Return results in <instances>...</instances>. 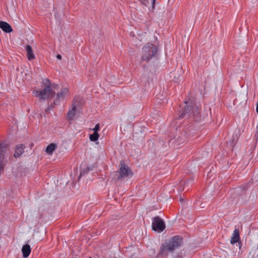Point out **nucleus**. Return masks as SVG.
<instances>
[{"instance_id":"obj_1","label":"nucleus","mask_w":258,"mask_h":258,"mask_svg":"<svg viewBox=\"0 0 258 258\" xmlns=\"http://www.w3.org/2000/svg\"><path fill=\"white\" fill-rule=\"evenodd\" d=\"M57 85H48L41 89L35 90L33 94L40 100H48L54 96Z\"/></svg>"},{"instance_id":"obj_2","label":"nucleus","mask_w":258,"mask_h":258,"mask_svg":"<svg viewBox=\"0 0 258 258\" xmlns=\"http://www.w3.org/2000/svg\"><path fill=\"white\" fill-rule=\"evenodd\" d=\"M157 51V48L155 45L152 43H147L142 48V59L143 60H148L155 56Z\"/></svg>"},{"instance_id":"obj_3","label":"nucleus","mask_w":258,"mask_h":258,"mask_svg":"<svg viewBox=\"0 0 258 258\" xmlns=\"http://www.w3.org/2000/svg\"><path fill=\"white\" fill-rule=\"evenodd\" d=\"M152 229L155 231L161 232L165 228L164 221L159 217H155L152 220Z\"/></svg>"},{"instance_id":"obj_4","label":"nucleus","mask_w":258,"mask_h":258,"mask_svg":"<svg viewBox=\"0 0 258 258\" xmlns=\"http://www.w3.org/2000/svg\"><path fill=\"white\" fill-rule=\"evenodd\" d=\"M199 113V108L196 105H186L184 107L183 112L182 113V116L183 117L187 116H190L192 115L195 116L196 114Z\"/></svg>"},{"instance_id":"obj_5","label":"nucleus","mask_w":258,"mask_h":258,"mask_svg":"<svg viewBox=\"0 0 258 258\" xmlns=\"http://www.w3.org/2000/svg\"><path fill=\"white\" fill-rule=\"evenodd\" d=\"M132 174L131 171L126 165L121 163V166L119 170V175L120 177L128 176Z\"/></svg>"},{"instance_id":"obj_6","label":"nucleus","mask_w":258,"mask_h":258,"mask_svg":"<svg viewBox=\"0 0 258 258\" xmlns=\"http://www.w3.org/2000/svg\"><path fill=\"white\" fill-rule=\"evenodd\" d=\"M181 239L179 237H174L172 240L170 241L168 244L173 250L175 248L178 247L180 245Z\"/></svg>"},{"instance_id":"obj_7","label":"nucleus","mask_w":258,"mask_h":258,"mask_svg":"<svg viewBox=\"0 0 258 258\" xmlns=\"http://www.w3.org/2000/svg\"><path fill=\"white\" fill-rule=\"evenodd\" d=\"M26 51V56L27 59L29 60H31L32 59H35V56L34 54L32 48L29 45H27L25 47Z\"/></svg>"},{"instance_id":"obj_8","label":"nucleus","mask_w":258,"mask_h":258,"mask_svg":"<svg viewBox=\"0 0 258 258\" xmlns=\"http://www.w3.org/2000/svg\"><path fill=\"white\" fill-rule=\"evenodd\" d=\"M0 28L6 33H10L13 30L11 26L7 22L0 21Z\"/></svg>"},{"instance_id":"obj_9","label":"nucleus","mask_w":258,"mask_h":258,"mask_svg":"<svg viewBox=\"0 0 258 258\" xmlns=\"http://www.w3.org/2000/svg\"><path fill=\"white\" fill-rule=\"evenodd\" d=\"M31 251L30 246L28 244H25L22 248V252L23 253V256L24 258H27Z\"/></svg>"},{"instance_id":"obj_10","label":"nucleus","mask_w":258,"mask_h":258,"mask_svg":"<svg viewBox=\"0 0 258 258\" xmlns=\"http://www.w3.org/2000/svg\"><path fill=\"white\" fill-rule=\"evenodd\" d=\"M68 89L66 87L62 88L60 91L57 94V99H64L68 94Z\"/></svg>"},{"instance_id":"obj_11","label":"nucleus","mask_w":258,"mask_h":258,"mask_svg":"<svg viewBox=\"0 0 258 258\" xmlns=\"http://www.w3.org/2000/svg\"><path fill=\"white\" fill-rule=\"evenodd\" d=\"M172 250L171 249L168 243L163 244L160 248L159 254L162 256L167 255L168 253L171 251Z\"/></svg>"},{"instance_id":"obj_12","label":"nucleus","mask_w":258,"mask_h":258,"mask_svg":"<svg viewBox=\"0 0 258 258\" xmlns=\"http://www.w3.org/2000/svg\"><path fill=\"white\" fill-rule=\"evenodd\" d=\"M24 152V147L22 145H18L16 147L14 156L16 158L20 157Z\"/></svg>"},{"instance_id":"obj_13","label":"nucleus","mask_w":258,"mask_h":258,"mask_svg":"<svg viewBox=\"0 0 258 258\" xmlns=\"http://www.w3.org/2000/svg\"><path fill=\"white\" fill-rule=\"evenodd\" d=\"M76 110V107L75 106H74L72 107V109L68 112L67 114V117L68 120H72L74 119Z\"/></svg>"},{"instance_id":"obj_14","label":"nucleus","mask_w":258,"mask_h":258,"mask_svg":"<svg viewBox=\"0 0 258 258\" xmlns=\"http://www.w3.org/2000/svg\"><path fill=\"white\" fill-rule=\"evenodd\" d=\"M56 147L57 145L56 144L51 143L46 147L45 151L47 154L51 155L53 152L56 149Z\"/></svg>"},{"instance_id":"obj_15","label":"nucleus","mask_w":258,"mask_h":258,"mask_svg":"<svg viewBox=\"0 0 258 258\" xmlns=\"http://www.w3.org/2000/svg\"><path fill=\"white\" fill-rule=\"evenodd\" d=\"M239 239V233L237 231L235 230L233 236L231 239V243L234 244L237 242H238Z\"/></svg>"},{"instance_id":"obj_16","label":"nucleus","mask_w":258,"mask_h":258,"mask_svg":"<svg viewBox=\"0 0 258 258\" xmlns=\"http://www.w3.org/2000/svg\"><path fill=\"white\" fill-rule=\"evenodd\" d=\"M99 138V135L98 133L94 132L93 134L90 135L89 139L92 142H95L98 140Z\"/></svg>"},{"instance_id":"obj_17","label":"nucleus","mask_w":258,"mask_h":258,"mask_svg":"<svg viewBox=\"0 0 258 258\" xmlns=\"http://www.w3.org/2000/svg\"><path fill=\"white\" fill-rule=\"evenodd\" d=\"M170 77L172 79V81L177 82L178 80H179L180 76L178 74L175 72H173L171 74Z\"/></svg>"},{"instance_id":"obj_18","label":"nucleus","mask_w":258,"mask_h":258,"mask_svg":"<svg viewBox=\"0 0 258 258\" xmlns=\"http://www.w3.org/2000/svg\"><path fill=\"white\" fill-rule=\"evenodd\" d=\"M3 152H4L3 148L0 146V170L3 168V166H4V165L3 164V160L4 159Z\"/></svg>"},{"instance_id":"obj_19","label":"nucleus","mask_w":258,"mask_h":258,"mask_svg":"<svg viewBox=\"0 0 258 258\" xmlns=\"http://www.w3.org/2000/svg\"><path fill=\"white\" fill-rule=\"evenodd\" d=\"M100 130V125L97 123L95 125V127L93 129V132L98 133Z\"/></svg>"},{"instance_id":"obj_20","label":"nucleus","mask_w":258,"mask_h":258,"mask_svg":"<svg viewBox=\"0 0 258 258\" xmlns=\"http://www.w3.org/2000/svg\"><path fill=\"white\" fill-rule=\"evenodd\" d=\"M56 57L58 59H61V56L60 54H57V56H56Z\"/></svg>"},{"instance_id":"obj_21","label":"nucleus","mask_w":258,"mask_h":258,"mask_svg":"<svg viewBox=\"0 0 258 258\" xmlns=\"http://www.w3.org/2000/svg\"><path fill=\"white\" fill-rule=\"evenodd\" d=\"M256 131H257V132H258V126L256 127Z\"/></svg>"},{"instance_id":"obj_22","label":"nucleus","mask_w":258,"mask_h":258,"mask_svg":"<svg viewBox=\"0 0 258 258\" xmlns=\"http://www.w3.org/2000/svg\"><path fill=\"white\" fill-rule=\"evenodd\" d=\"M152 1H153V4H154L155 2V0H152Z\"/></svg>"}]
</instances>
